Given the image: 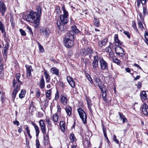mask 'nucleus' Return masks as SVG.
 <instances>
[{
    "label": "nucleus",
    "instance_id": "obj_13",
    "mask_svg": "<svg viewBox=\"0 0 148 148\" xmlns=\"http://www.w3.org/2000/svg\"><path fill=\"white\" fill-rule=\"evenodd\" d=\"M66 79L72 88H74L75 86V84L73 79L70 76H67Z\"/></svg>",
    "mask_w": 148,
    "mask_h": 148
},
{
    "label": "nucleus",
    "instance_id": "obj_15",
    "mask_svg": "<svg viewBox=\"0 0 148 148\" xmlns=\"http://www.w3.org/2000/svg\"><path fill=\"white\" fill-rule=\"evenodd\" d=\"M45 81L44 79L43 75L41 76L40 81L39 83V86L41 88H43L45 86Z\"/></svg>",
    "mask_w": 148,
    "mask_h": 148
},
{
    "label": "nucleus",
    "instance_id": "obj_20",
    "mask_svg": "<svg viewBox=\"0 0 148 148\" xmlns=\"http://www.w3.org/2000/svg\"><path fill=\"white\" fill-rule=\"evenodd\" d=\"M106 51L109 53V56L110 58L113 57L114 54L113 51L111 48L110 47H106L105 49Z\"/></svg>",
    "mask_w": 148,
    "mask_h": 148
},
{
    "label": "nucleus",
    "instance_id": "obj_54",
    "mask_svg": "<svg viewBox=\"0 0 148 148\" xmlns=\"http://www.w3.org/2000/svg\"><path fill=\"white\" fill-rule=\"evenodd\" d=\"M36 147L37 148H39L40 147V144L39 141L38 139L36 140Z\"/></svg>",
    "mask_w": 148,
    "mask_h": 148
},
{
    "label": "nucleus",
    "instance_id": "obj_5",
    "mask_svg": "<svg viewBox=\"0 0 148 148\" xmlns=\"http://www.w3.org/2000/svg\"><path fill=\"white\" fill-rule=\"evenodd\" d=\"M77 111L83 123L84 124H86L87 123V116L85 112L80 108H78Z\"/></svg>",
    "mask_w": 148,
    "mask_h": 148
},
{
    "label": "nucleus",
    "instance_id": "obj_25",
    "mask_svg": "<svg viewBox=\"0 0 148 148\" xmlns=\"http://www.w3.org/2000/svg\"><path fill=\"white\" fill-rule=\"evenodd\" d=\"M50 71L53 74L56 75L57 76L59 75L58 70L56 68L53 67L51 68L50 69Z\"/></svg>",
    "mask_w": 148,
    "mask_h": 148
},
{
    "label": "nucleus",
    "instance_id": "obj_32",
    "mask_svg": "<svg viewBox=\"0 0 148 148\" xmlns=\"http://www.w3.org/2000/svg\"><path fill=\"white\" fill-rule=\"evenodd\" d=\"M43 134V137L45 141V144H47L49 141V136L45 133Z\"/></svg>",
    "mask_w": 148,
    "mask_h": 148
},
{
    "label": "nucleus",
    "instance_id": "obj_2",
    "mask_svg": "<svg viewBox=\"0 0 148 148\" xmlns=\"http://www.w3.org/2000/svg\"><path fill=\"white\" fill-rule=\"evenodd\" d=\"M63 14L60 16L61 22L60 21H58L57 22V25L58 28L61 31L65 30L66 27L64 24H66L69 21L68 12L64 9H63Z\"/></svg>",
    "mask_w": 148,
    "mask_h": 148
},
{
    "label": "nucleus",
    "instance_id": "obj_39",
    "mask_svg": "<svg viewBox=\"0 0 148 148\" xmlns=\"http://www.w3.org/2000/svg\"><path fill=\"white\" fill-rule=\"evenodd\" d=\"M146 2V0H137V6H139L141 3L142 5L145 4Z\"/></svg>",
    "mask_w": 148,
    "mask_h": 148
},
{
    "label": "nucleus",
    "instance_id": "obj_52",
    "mask_svg": "<svg viewBox=\"0 0 148 148\" xmlns=\"http://www.w3.org/2000/svg\"><path fill=\"white\" fill-rule=\"evenodd\" d=\"M57 112L58 114H60L61 112V108L59 105H57Z\"/></svg>",
    "mask_w": 148,
    "mask_h": 148
},
{
    "label": "nucleus",
    "instance_id": "obj_58",
    "mask_svg": "<svg viewBox=\"0 0 148 148\" xmlns=\"http://www.w3.org/2000/svg\"><path fill=\"white\" fill-rule=\"evenodd\" d=\"M138 24L139 27L140 28L143 29L144 28L143 25L140 21L139 22H138Z\"/></svg>",
    "mask_w": 148,
    "mask_h": 148
},
{
    "label": "nucleus",
    "instance_id": "obj_41",
    "mask_svg": "<svg viewBox=\"0 0 148 148\" xmlns=\"http://www.w3.org/2000/svg\"><path fill=\"white\" fill-rule=\"evenodd\" d=\"M94 24L97 27L99 26V20L95 18L94 20Z\"/></svg>",
    "mask_w": 148,
    "mask_h": 148
},
{
    "label": "nucleus",
    "instance_id": "obj_7",
    "mask_svg": "<svg viewBox=\"0 0 148 148\" xmlns=\"http://www.w3.org/2000/svg\"><path fill=\"white\" fill-rule=\"evenodd\" d=\"M99 65L101 70H108L107 63L103 58H100L99 59Z\"/></svg>",
    "mask_w": 148,
    "mask_h": 148
},
{
    "label": "nucleus",
    "instance_id": "obj_35",
    "mask_svg": "<svg viewBox=\"0 0 148 148\" xmlns=\"http://www.w3.org/2000/svg\"><path fill=\"white\" fill-rule=\"evenodd\" d=\"M87 48L83 49L81 50L80 54L82 56H85L87 54Z\"/></svg>",
    "mask_w": 148,
    "mask_h": 148
},
{
    "label": "nucleus",
    "instance_id": "obj_45",
    "mask_svg": "<svg viewBox=\"0 0 148 148\" xmlns=\"http://www.w3.org/2000/svg\"><path fill=\"white\" fill-rule=\"evenodd\" d=\"M27 29L28 30L29 32L30 33V35H31L32 36H33V33L30 27L29 26H27Z\"/></svg>",
    "mask_w": 148,
    "mask_h": 148
},
{
    "label": "nucleus",
    "instance_id": "obj_38",
    "mask_svg": "<svg viewBox=\"0 0 148 148\" xmlns=\"http://www.w3.org/2000/svg\"><path fill=\"white\" fill-rule=\"evenodd\" d=\"M37 44L38 46L40 52L41 53L44 52L45 50L42 45H40V43L38 41H37Z\"/></svg>",
    "mask_w": 148,
    "mask_h": 148
},
{
    "label": "nucleus",
    "instance_id": "obj_60",
    "mask_svg": "<svg viewBox=\"0 0 148 148\" xmlns=\"http://www.w3.org/2000/svg\"><path fill=\"white\" fill-rule=\"evenodd\" d=\"M5 97L3 96V95H2V96L1 97V100L2 101V103H3L5 101Z\"/></svg>",
    "mask_w": 148,
    "mask_h": 148
},
{
    "label": "nucleus",
    "instance_id": "obj_31",
    "mask_svg": "<svg viewBox=\"0 0 148 148\" xmlns=\"http://www.w3.org/2000/svg\"><path fill=\"white\" fill-rule=\"evenodd\" d=\"M32 125L34 126L36 133V136H38L40 131L39 130V128L38 126L34 123H33L32 124Z\"/></svg>",
    "mask_w": 148,
    "mask_h": 148
},
{
    "label": "nucleus",
    "instance_id": "obj_17",
    "mask_svg": "<svg viewBox=\"0 0 148 148\" xmlns=\"http://www.w3.org/2000/svg\"><path fill=\"white\" fill-rule=\"evenodd\" d=\"M107 41V39L106 38L103 39L102 40L99 41L98 42L99 47H101L103 46L106 45Z\"/></svg>",
    "mask_w": 148,
    "mask_h": 148
},
{
    "label": "nucleus",
    "instance_id": "obj_10",
    "mask_svg": "<svg viewBox=\"0 0 148 148\" xmlns=\"http://www.w3.org/2000/svg\"><path fill=\"white\" fill-rule=\"evenodd\" d=\"M6 10V8L4 3L1 0L0 1V13H1L2 16L4 15Z\"/></svg>",
    "mask_w": 148,
    "mask_h": 148
},
{
    "label": "nucleus",
    "instance_id": "obj_16",
    "mask_svg": "<svg viewBox=\"0 0 148 148\" xmlns=\"http://www.w3.org/2000/svg\"><path fill=\"white\" fill-rule=\"evenodd\" d=\"M60 99L61 103L64 105H66L67 104L68 99L66 96L61 95L60 97Z\"/></svg>",
    "mask_w": 148,
    "mask_h": 148
},
{
    "label": "nucleus",
    "instance_id": "obj_61",
    "mask_svg": "<svg viewBox=\"0 0 148 148\" xmlns=\"http://www.w3.org/2000/svg\"><path fill=\"white\" fill-rule=\"evenodd\" d=\"M87 79L89 81H90V83L92 84H94V82L92 80V78H91V77H90V78Z\"/></svg>",
    "mask_w": 148,
    "mask_h": 148
},
{
    "label": "nucleus",
    "instance_id": "obj_4",
    "mask_svg": "<svg viewBox=\"0 0 148 148\" xmlns=\"http://www.w3.org/2000/svg\"><path fill=\"white\" fill-rule=\"evenodd\" d=\"M98 57L97 56L94 57V60L92 63V70L93 72L97 74V69H98Z\"/></svg>",
    "mask_w": 148,
    "mask_h": 148
},
{
    "label": "nucleus",
    "instance_id": "obj_12",
    "mask_svg": "<svg viewBox=\"0 0 148 148\" xmlns=\"http://www.w3.org/2000/svg\"><path fill=\"white\" fill-rule=\"evenodd\" d=\"M142 110L143 113L148 116V106L146 103H144L142 108Z\"/></svg>",
    "mask_w": 148,
    "mask_h": 148
},
{
    "label": "nucleus",
    "instance_id": "obj_40",
    "mask_svg": "<svg viewBox=\"0 0 148 148\" xmlns=\"http://www.w3.org/2000/svg\"><path fill=\"white\" fill-rule=\"evenodd\" d=\"M46 123L48 124V126L50 127H52V124L51 121L49 118H46L45 119Z\"/></svg>",
    "mask_w": 148,
    "mask_h": 148
},
{
    "label": "nucleus",
    "instance_id": "obj_26",
    "mask_svg": "<svg viewBox=\"0 0 148 148\" xmlns=\"http://www.w3.org/2000/svg\"><path fill=\"white\" fill-rule=\"evenodd\" d=\"M73 32V36L74 33H78L79 32V30L75 26H72L71 27V31H69L67 33L69 32Z\"/></svg>",
    "mask_w": 148,
    "mask_h": 148
},
{
    "label": "nucleus",
    "instance_id": "obj_48",
    "mask_svg": "<svg viewBox=\"0 0 148 148\" xmlns=\"http://www.w3.org/2000/svg\"><path fill=\"white\" fill-rule=\"evenodd\" d=\"M50 99H48V98H46L45 100V106H48L49 101Z\"/></svg>",
    "mask_w": 148,
    "mask_h": 148
},
{
    "label": "nucleus",
    "instance_id": "obj_19",
    "mask_svg": "<svg viewBox=\"0 0 148 148\" xmlns=\"http://www.w3.org/2000/svg\"><path fill=\"white\" fill-rule=\"evenodd\" d=\"M44 74L46 79V82L47 83L49 82L50 80V76L47 71L46 70H44Z\"/></svg>",
    "mask_w": 148,
    "mask_h": 148
},
{
    "label": "nucleus",
    "instance_id": "obj_44",
    "mask_svg": "<svg viewBox=\"0 0 148 148\" xmlns=\"http://www.w3.org/2000/svg\"><path fill=\"white\" fill-rule=\"evenodd\" d=\"M36 95L37 98H38L40 96V93L39 89H37L36 91Z\"/></svg>",
    "mask_w": 148,
    "mask_h": 148
},
{
    "label": "nucleus",
    "instance_id": "obj_47",
    "mask_svg": "<svg viewBox=\"0 0 148 148\" xmlns=\"http://www.w3.org/2000/svg\"><path fill=\"white\" fill-rule=\"evenodd\" d=\"M21 34L23 36H25L26 35V33L22 29H20L19 30Z\"/></svg>",
    "mask_w": 148,
    "mask_h": 148
},
{
    "label": "nucleus",
    "instance_id": "obj_24",
    "mask_svg": "<svg viewBox=\"0 0 148 148\" xmlns=\"http://www.w3.org/2000/svg\"><path fill=\"white\" fill-rule=\"evenodd\" d=\"M66 112L68 115L70 116L72 114V108L69 106H67L65 108Z\"/></svg>",
    "mask_w": 148,
    "mask_h": 148
},
{
    "label": "nucleus",
    "instance_id": "obj_36",
    "mask_svg": "<svg viewBox=\"0 0 148 148\" xmlns=\"http://www.w3.org/2000/svg\"><path fill=\"white\" fill-rule=\"evenodd\" d=\"M26 91L25 90H22L20 93L19 95V97L20 98H24L25 96Z\"/></svg>",
    "mask_w": 148,
    "mask_h": 148
},
{
    "label": "nucleus",
    "instance_id": "obj_1",
    "mask_svg": "<svg viewBox=\"0 0 148 148\" xmlns=\"http://www.w3.org/2000/svg\"><path fill=\"white\" fill-rule=\"evenodd\" d=\"M36 11L35 12L32 10L25 16V19L26 21L34 24V26L35 28H37L39 23L41 13V9L40 6L37 7Z\"/></svg>",
    "mask_w": 148,
    "mask_h": 148
},
{
    "label": "nucleus",
    "instance_id": "obj_37",
    "mask_svg": "<svg viewBox=\"0 0 148 148\" xmlns=\"http://www.w3.org/2000/svg\"><path fill=\"white\" fill-rule=\"evenodd\" d=\"M70 139L71 143L73 142L75 140L76 138L73 133H71L70 134Z\"/></svg>",
    "mask_w": 148,
    "mask_h": 148
},
{
    "label": "nucleus",
    "instance_id": "obj_6",
    "mask_svg": "<svg viewBox=\"0 0 148 148\" xmlns=\"http://www.w3.org/2000/svg\"><path fill=\"white\" fill-rule=\"evenodd\" d=\"M94 80L96 83V84L102 92L103 90V88H104L105 86L102 83L99 77L95 76L94 77Z\"/></svg>",
    "mask_w": 148,
    "mask_h": 148
},
{
    "label": "nucleus",
    "instance_id": "obj_55",
    "mask_svg": "<svg viewBox=\"0 0 148 148\" xmlns=\"http://www.w3.org/2000/svg\"><path fill=\"white\" fill-rule=\"evenodd\" d=\"M147 12L146 8L145 7H143V14L144 15L147 14Z\"/></svg>",
    "mask_w": 148,
    "mask_h": 148
},
{
    "label": "nucleus",
    "instance_id": "obj_63",
    "mask_svg": "<svg viewBox=\"0 0 148 148\" xmlns=\"http://www.w3.org/2000/svg\"><path fill=\"white\" fill-rule=\"evenodd\" d=\"M13 123L14 125L16 124L17 126H18L19 125V122L17 121H13Z\"/></svg>",
    "mask_w": 148,
    "mask_h": 148
},
{
    "label": "nucleus",
    "instance_id": "obj_9",
    "mask_svg": "<svg viewBox=\"0 0 148 148\" xmlns=\"http://www.w3.org/2000/svg\"><path fill=\"white\" fill-rule=\"evenodd\" d=\"M115 51L116 53L120 56H122L124 54V51L122 48L119 45H116L115 47Z\"/></svg>",
    "mask_w": 148,
    "mask_h": 148
},
{
    "label": "nucleus",
    "instance_id": "obj_14",
    "mask_svg": "<svg viewBox=\"0 0 148 148\" xmlns=\"http://www.w3.org/2000/svg\"><path fill=\"white\" fill-rule=\"evenodd\" d=\"M20 86L18 85H16L15 87H14V89L12 93V97L14 99L15 98L16 95L19 90Z\"/></svg>",
    "mask_w": 148,
    "mask_h": 148
},
{
    "label": "nucleus",
    "instance_id": "obj_3",
    "mask_svg": "<svg viewBox=\"0 0 148 148\" xmlns=\"http://www.w3.org/2000/svg\"><path fill=\"white\" fill-rule=\"evenodd\" d=\"M74 36L73 35V32L67 33L64 39V45L68 48L72 47L74 44Z\"/></svg>",
    "mask_w": 148,
    "mask_h": 148
},
{
    "label": "nucleus",
    "instance_id": "obj_62",
    "mask_svg": "<svg viewBox=\"0 0 148 148\" xmlns=\"http://www.w3.org/2000/svg\"><path fill=\"white\" fill-rule=\"evenodd\" d=\"M119 115L120 116V118L121 119H123L125 117L121 113H119Z\"/></svg>",
    "mask_w": 148,
    "mask_h": 148
},
{
    "label": "nucleus",
    "instance_id": "obj_27",
    "mask_svg": "<svg viewBox=\"0 0 148 148\" xmlns=\"http://www.w3.org/2000/svg\"><path fill=\"white\" fill-rule=\"evenodd\" d=\"M59 116L56 113L53 114L52 116L53 121L54 122L55 125H56V123H57L58 120Z\"/></svg>",
    "mask_w": 148,
    "mask_h": 148
},
{
    "label": "nucleus",
    "instance_id": "obj_56",
    "mask_svg": "<svg viewBox=\"0 0 148 148\" xmlns=\"http://www.w3.org/2000/svg\"><path fill=\"white\" fill-rule=\"evenodd\" d=\"M123 33L126 35L128 38H130V36L128 32L125 31L123 32Z\"/></svg>",
    "mask_w": 148,
    "mask_h": 148
},
{
    "label": "nucleus",
    "instance_id": "obj_11",
    "mask_svg": "<svg viewBox=\"0 0 148 148\" xmlns=\"http://www.w3.org/2000/svg\"><path fill=\"white\" fill-rule=\"evenodd\" d=\"M39 124L42 133H46V125L44 120H40L39 121Z\"/></svg>",
    "mask_w": 148,
    "mask_h": 148
},
{
    "label": "nucleus",
    "instance_id": "obj_18",
    "mask_svg": "<svg viewBox=\"0 0 148 148\" xmlns=\"http://www.w3.org/2000/svg\"><path fill=\"white\" fill-rule=\"evenodd\" d=\"M86 100L87 101V104L88 105V108L89 109L90 112L91 113L92 112V110L91 109V106L92 104L91 103V101L90 98L88 97H86Z\"/></svg>",
    "mask_w": 148,
    "mask_h": 148
},
{
    "label": "nucleus",
    "instance_id": "obj_22",
    "mask_svg": "<svg viewBox=\"0 0 148 148\" xmlns=\"http://www.w3.org/2000/svg\"><path fill=\"white\" fill-rule=\"evenodd\" d=\"M40 32L42 33H45V35H47L49 34L50 31L49 29L48 28L46 27L41 29L40 30Z\"/></svg>",
    "mask_w": 148,
    "mask_h": 148
},
{
    "label": "nucleus",
    "instance_id": "obj_53",
    "mask_svg": "<svg viewBox=\"0 0 148 148\" xmlns=\"http://www.w3.org/2000/svg\"><path fill=\"white\" fill-rule=\"evenodd\" d=\"M145 36L146 41L148 42V33L147 32H145Z\"/></svg>",
    "mask_w": 148,
    "mask_h": 148
},
{
    "label": "nucleus",
    "instance_id": "obj_64",
    "mask_svg": "<svg viewBox=\"0 0 148 148\" xmlns=\"http://www.w3.org/2000/svg\"><path fill=\"white\" fill-rule=\"evenodd\" d=\"M137 85L138 88L140 89L141 87V83L140 82H139L138 83Z\"/></svg>",
    "mask_w": 148,
    "mask_h": 148
},
{
    "label": "nucleus",
    "instance_id": "obj_50",
    "mask_svg": "<svg viewBox=\"0 0 148 148\" xmlns=\"http://www.w3.org/2000/svg\"><path fill=\"white\" fill-rule=\"evenodd\" d=\"M59 98V92L58 91L56 92L55 94V99L56 100H57Z\"/></svg>",
    "mask_w": 148,
    "mask_h": 148
},
{
    "label": "nucleus",
    "instance_id": "obj_28",
    "mask_svg": "<svg viewBox=\"0 0 148 148\" xmlns=\"http://www.w3.org/2000/svg\"><path fill=\"white\" fill-rule=\"evenodd\" d=\"M87 55H88L89 58H91L93 54V50L90 48H87Z\"/></svg>",
    "mask_w": 148,
    "mask_h": 148
},
{
    "label": "nucleus",
    "instance_id": "obj_51",
    "mask_svg": "<svg viewBox=\"0 0 148 148\" xmlns=\"http://www.w3.org/2000/svg\"><path fill=\"white\" fill-rule=\"evenodd\" d=\"M113 61L114 62L116 63L117 64H120V60L116 58L115 59H113Z\"/></svg>",
    "mask_w": 148,
    "mask_h": 148
},
{
    "label": "nucleus",
    "instance_id": "obj_8",
    "mask_svg": "<svg viewBox=\"0 0 148 148\" xmlns=\"http://www.w3.org/2000/svg\"><path fill=\"white\" fill-rule=\"evenodd\" d=\"M20 77V73H17L16 74L15 78L16 80V81L14 78L13 81V85L14 87H15L16 85L20 86L21 84H22V82L19 80Z\"/></svg>",
    "mask_w": 148,
    "mask_h": 148
},
{
    "label": "nucleus",
    "instance_id": "obj_43",
    "mask_svg": "<svg viewBox=\"0 0 148 148\" xmlns=\"http://www.w3.org/2000/svg\"><path fill=\"white\" fill-rule=\"evenodd\" d=\"M26 131H27V132L28 135V136L29 137V138L31 139L32 138V137L31 136V135L30 134V130H29V128L27 126L26 127Z\"/></svg>",
    "mask_w": 148,
    "mask_h": 148
},
{
    "label": "nucleus",
    "instance_id": "obj_33",
    "mask_svg": "<svg viewBox=\"0 0 148 148\" xmlns=\"http://www.w3.org/2000/svg\"><path fill=\"white\" fill-rule=\"evenodd\" d=\"M0 30L1 31L2 33H5V26L1 21H0Z\"/></svg>",
    "mask_w": 148,
    "mask_h": 148
},
{
    "label": "nucleus",
    "instance_id": "obj_29",
    "mask_svg": "<svg viewBox=\"0 0 148 148\" xmlns=\"http://www.w3.org/2000/svg\"><path fill=\"white\" fill-rule=\"evenodd\" d=\"M114 40L116 44L117 43L118 45H121L122 43L119 39L118 35L117 34H115L114 37Z\"/></svg>",
    "mask_w": 148,
    "mask_h": 148
},
{
    "label": "nucleus",
    "instance_id": "obj_59",
    "mask_svg": "<svg viewBox=\"0 0 148 148\" xmlns=\"http://www.w3.org/2000/svg\"><path fill=\"white\" fill-rule=\"evenodd\" d=\"M27 71V76L28 77H29L31 76V71Z\"/></svg>",
    "mask_w": 148,
    "mask_h": 148
},
{
    "label": "nucleus",
    "instance_id": "obj_30",
    "mask_svg": "<svg viewBox=\"0 0 148 148\" xmlns=\"http://www.w3.org/2000/svg\"><path fill=\"white\" fill-rule=\"evenodd\" d=\"M140 96L141 99H143L144 100L147 99V95L146 92L143 91L140 93Z\"/></svg>",
    "mask_w": 148,
    "mask_h": 148
},
{
    "label": "nucleus",
    "instance_id": "obj_49",
    "mask_svg": "<svg viewBox=\"0 0 148 148\" xmlns=\"http://www.w3.org/2000/svg\"><path fill=\"white\" fill-rule=\"evenodd\" d=\"M105 87H104V88H103V90L102 91H101L102 92V97H106V92L105 90ZM101 91H102L101 90Z\"/></svg>",
    "mask_w": 148,
    "mask_h": 148
},
{
    "label": "nucleus",
    "instance_id": "obj_21",
    "mask_svg": "<svg viewBox=\"0 0 148 148\" xmlns=\"http://www.w3.org/2000/svg\"><path fill=\"white\" fill-rule=\"evenodd\" d=\"M52 90L51 89L47 90L45 93L46 98H48L49 99H51V97Z\"/></svg>",
    "mask_w": 148,
    "mask_h": 148
},
{
    "label": "nucleus",
    "instance_id": "obj_23",
    "mask_svg": "<svg viewBox=\"0 0 148 148\" xmlns=\"http://www.w3.org/2000/svg\"><path fill=\"white\" fill-rule=\"evenodd\" d=\"M60 129L62 131L64 132L65 130V122L63 121H61L60 122Z\"/></svg>",
    "mask_w": 148,
    "mask_h": 148
},
{
    "label": "nucleus",
    "instance_id": "obj_57",
    "mask_svg": "<svg viewBox=\"0 0 148 148\" xmlns=\"http://www.w3.org/2000/svg\"><path fill=\"white\" fill-rule=\"evenodd\" d=\"M103 133L104 134V136H106V135H107L106 132V129L103 126Z\"/></svg>",
    "mask_w": 148,
    "mask_h": 148
},
{
    "label": "nucleus",
    "instance_id": "obj_46",
    "mask_svg": "<svg viewBox=\"0 0 148 148\" xmlns=\"http://www.w3.org/2000/svg\"><path fill=\"white\" fill-rule=\"evenodd\" d=\"M26 69L27 71H32V67L31 66L28 65H26L25 66Z\"/></svg>",
    "mask_w": 148,
    "mask_h": 148
},
{
    "label": "nucleus",
    "instance_id": "obj_34",
    "mask_svg": "<svg viewBox=\"0 0 148 148\" xmlns=\"http://www.w3.org/2000/svg\"><path fill=\"white\" fill-rule=\"evenodd\" d=\"M9 46V44L7 43L5 45V46L3 48L4 53L6 55L7 53V51L8 49Z\"/></svg>",
    "mask_w": 148,
    "mask_h": 148
},
{
    "label": "nucleus",
    "instance_id": "obj_42",
    "mask_svg": "<svg viewBox=\"0 0 148 148\" xmlns=\"http://www.w3.org/2000/svg\"><path fill=\"white\" fill-rule=\"evenodd\" d=\"M132 27L136 31H137L138 29L137 28L136 24L134 21H132Z\"/></svg>",
    "mask_w": 148,
    "mask_h": 148
}]
</instances>
